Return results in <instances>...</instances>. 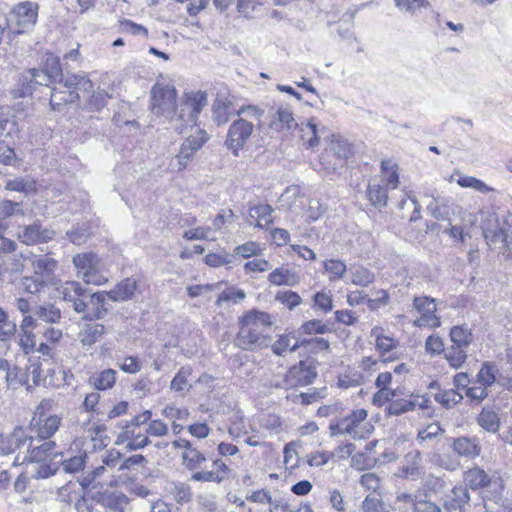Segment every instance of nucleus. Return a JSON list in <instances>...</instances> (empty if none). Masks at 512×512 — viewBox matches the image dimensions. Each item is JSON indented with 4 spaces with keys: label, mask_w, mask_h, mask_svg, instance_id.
Wrapping results in <instances>:
<instances>
[{
    "label": "nucleus",
    "mask_w": 512,
    "mask_h": 512,
    "mask_svg": "<svg viewBox=\"0 0 512 512\" xmlns=\"http://www.w3.org/2000/svg\"><path fill=\"white\" fill-rule=\"evenodd\" d=\"M272 324V316L267 312L256 309L246 312L239 319V331L235 338V345L248 351L268 347L271 342L268 330Z\"/></svg>",
    "instance_id": "nucleus-1"
},
{
    "label": "nucleus",
    "mask_w": 512,
    "mask_h": 512,
    "mask_svg": "<svg viewBox=\"0 0 512 512\" xmlns=\"http://www.w3.org/2000/svg\"><path fill=\"white\" fill-rule=\"evenodd\" d=\"M59 87L51 91L50 104L53 110H60L62 105L74 103L79 98V92L88 93L93 88L91 80L82 74H72L59 80Z\"/></svg>",
    "instance_id": "nucleus-2"
},
{
    "label": "nucleus",
    "mask_w": 512,
    "mask_h": 512,
    "mask_svg": "<svg viewBox=\"0 0 512 512\" xmlns=\"http://www.w3.org/2000/svg\"><path fill=\"white\" fill-rule=\"evenodd\" d=\"M368 412L365 409H357L345 417L332 421L329 425L330 435H350L353 439L367 437L373 429L366 419Z\"/></svg>",
    "instance_id": "nucleus-3"
},
{
    "label": "nucleus",
    "mask_w": 512,
    "mask_h": 512,
    "mask_svg": "<svg viewBox=\"0 0 512 512\" xmlns=\"http://www.w3.org/2000/svg\"><path fill=\"white\" fill-rule=\"evenodd\" d=\"M77 274L86 284L103 285L108 278L103 274L102 259L94 252H84L75 255L72 259Z\"/></svg>",
    "instance_id": "nucleus-4"
},
{
    "label": "nucleus",
    "mask_w": 512,
    "mask_h": 512,
    "mask_svg": "<svg viewBox=\"0 0 512 512\" xmlns=\"http://www.w3.org/2000/svg\"><path fill=\"white\" fill-rule=\"evenodd\" d=\"M38 12L37 2L23 1L15 4L7 15L8 28L17 34L32 31L37 23Z\"/></svg>",
    "instance_id": "nucleus-5"
},
{
    "label": "nucleus",
    "mask_w": 512,
    "mask_h": 512,
    "mask_svg": "<svg viewBox=\"0 0 512 512\" xmlns=\"http://www.w3.org/2000/svg\"><path fill=\"white\" fill-rule=\"evenodd\" d=\"M177 92L170 84L157 82L151 89V112L167 120L176 114Z\"/></svg>",
    "instance_id": "nucleus-6"
},
{
    "label": "nucleus",
    "mask_w": 512,
    "mask_h": 512,
    "mask_svg": "<svg viewBox=\"0 0 512 512\" xmlns=\"http://www.w3.org/2000/svg\"><path fill=\"white\" fill-rule=\"evenodd\" d=\"M51 407L50 400H43L37 406L34 417L31 421V426L37 437L40 439L51 438L59 429L62 417L59 415H48L46 413Z\"/></svg>",
    "instance_id": "nucleus-7"
},
{
    "label": "nucleus",
    "mask_w": 512,
    "mask_h": 512,
    "mask_svg": "<svg viewBox=\"0 0 512 512\" xmlns=\"http://www.w3.org/2000/svg\"><path fill=\"white\" fill-rule=\"evenodd\" d=\"M255 125L253 121L240 117L234 120L229 126L224 145L234 156H239V152L250 140Z\"/></svg>",
    "instance_id": "nucleus-8"
},
{
    "label": "nucleus",
    "mask_w": 512,
    "mask_h": 512,
    "mask_svg": "<svg viewBox=\"0 0 512 512\" xmlns=\"http://www.w3.org/2000/svg\"><path fill=\"white\" fill-rule=\"evenodd\" d=\"M33 444V438L29 436L22 427H16L14 430L7 434H0V455H10L16 452H21L23 449L26 451L30 449ZM22 463L20 453L15 457L13 465Z\"/></svg>",
    "instance_id": "nucleus-9"
},
{
    "label": "nucleus",
    "mask_w": 512,
    "mask_h": 512,
    "mask_svg": "<svg viewBox=\"0 0 512 512\" xmlns=\"http://www.w3.org/2000/svg\"><path fill=\"white\" fill-rule=\"evenodd\" d=\"M317 377L316 364L312 360L300 361L285 374L283 387L286 389L303 387L311 384Z\"/></svg>",
    "instance_id": "nucleus-10"
},
{
    "label": "nucleus",
    "mask_w": 512,
    "mask_h": 512,
    "mask_svg": "<svg viewBox=\"0 0 512 512\" xmlns=\"http://www.w3.org/2000/svg\"><path fill=\"white\" fill-rule=\"evenodd\" d=\"M413 307L420 314V316L414 320V326L420 328H436L441 325L440 317L436 314V299L428 296L415 297Z\"/></svg>",
    "instance_id": "nucleus-11"
},
{
    "label": "nucleus",
    "mask_w": 512,
    "mask_h": 512,
    "mask_svg": "<svg viewBox=\"0 0 512 512\" xmlns=\"http://www.w3.org/2000/svg\"><path fill=\"white\" fill-rule=\"evenodd\" d=\"M53 229L44 227L40 220H35L30 224L18 226V240L28 246L47 243L55 237Z\"/></svg>",
    "instance_id": "nucleus-12"
},
{
    "label": "nucleus",
    "mask_w": 512,
    "mask_h": 512,
    "mask_svg": "<svg viewBox=\"0 0 512 512\" xmlns=\"http://www.w3.org/2000/svg\"><path fill=\"white\" fill-rule=\"evenodd\" d=\"M209 140V135L203 129H196L181 144L179 153L175 156L178 169L183 170L193 160L195 153Z\"/></svg>",
    "instance_id": "nucleus-13"
},
{
    "label": "nucleus",
    "mask_w": 512,
    "mask_h": 512,
    "mask_svg": "<svg viewBox=\"0 0 512 512\" xmlns=\"http://www.w3.org/2000/svg\"><path fill=\"white\" fill-rule=\"evenodd\" d=\"M299 124L293 116V112L287 106L272 107L269 112V127L278 133H288L296 129Z\"/></svg>",
    "instance_id": "nucleus-14"
},
{
    "label": "nucleus",
    "mask_w": 512,
    "mask_h": 512,
    "mask_svg": "<svg viewBox=\"0 0 512 512\" xmlns=\"http://www.w3.org/2000/svg\"><path fill=\"white\" fill-rule=\"evenodd\" d=\"M21 81V96H27L32 94L35 86H49L50 84L57 82L58 79L48 70L34 68L24 72Z\"/></svg>",
    "instance_id": "nucleus-15"
},
{
    "label": "nucleus",
    "mask_w": 512,
    "mask_h": 512,
    "mask_svg": "<svg viewBox=\"0 0 512 512\" xmlns=\"http://www.w3.org/2000/svg\"><path fill=\"white\" fill-rule=\"evenodd\" d=\"M450 448L463 458L473 460L480 456L482 448L480 439L477 436H459L452 438Z\"/></svg>",
    "instance_id": "nucleus-16"
},
{
    "label": "nucleus",
    "mask_w": 512,
    "mask_h": 512,
    "mask_svg": "<svg viewBox=\"0 0 512 512\" xmlns=\"http://www.w3.org/2000/svg\"><path fill=\"white\" fill-rule=\"evenodd\" d=\"M208 97L205 91H196L185 94V99L183 101V107L181 109L180 114L178 115L179 119H184L185 111L188 112V122L195 123L196 119L201 112V110L207 105Z\"/></svg>",
    "instance_id": "nucleus-17"
},
{
    "label": "nucleus",
    "mask_w": 512,
    "mask_h": 512,
    "mask_svg": "<svg viewBox=\"0 0 512 512\" xmlns=\"http://www.w3.org/2000/svg\"><path fill=\"white\" fill-rule=\"evenodd\" d=\"M470 496L466 487H454L441 504L443 512H466Z\"/></svg>",
    "instance_id": "nucleus-18"
},
{
    "label": "nucleus",
    "mask_w": 512,
    "mask_h": 512,
    "mask_svg": "<svg viewBox=\"0 0 512 512\" xmlns=\"http://www.w3.org/2000/svg\"><path fill=\"white\" fill-rule=\"evenodd\" d=\"M422 456L419 450L409 451L402 466L399 469V476L410 480H417L422 475Z\"/></svg>",
    "instance_id": "nucleus-19"
},
{
    "label": "nucleus",
    "mask_w": 512,
    "mask_h": 512,
    "mask_svg": "<svg viewBox=\"0 0 512 512\" xmlns=\"http://www.w3.org/2000/svg\"><path fill=\"white\" fill-rule=\"evenodd\" d=\"M0 373L3 374L8 388L15 390L20 386L27 385L25 374L7 359H0Z\"/></svg>",
    "instance_id": "nucleus-20"
},
{
    "label": "nucleus",
    "mask_w": 512,
    "mask_h": 512,
    "mask_svg": "<svg viewBox=\"0 0 512 512\" xmlns=\"http://www.w3.org/2000/svg\"><path fill=\"white\" fill-rule=\"evenodd\" d=\"M107 299H109V291H99L89 295V310L85 315H83L84 319H100L103 318L107 309L104 307Z\"/></svg>",
    "instance_id": "nucleus-21"
},
{
    "label": "nucleus",
    "mask_w": 512,
    "mask_h": 512,
    "mask_svg": "<svg viewBox=\"0 0 512 512\" xmlns=\"http://www.w3.org/2000/svg\"><path fill=\"white\" fill-rule=\"evenodd\" d=\"M55 445L54 441H45L39 446L31 445L30 449L27 450V453L22 456V463L26 461L42 462L48 457L56 456L57 453L53 452Z\"/></svg>",
    "instance_id": "nucleus-22"
},
{
    "label": "nucleus",
    "mask_w": 512,
    "mask_h": 512,
    "mask_svg": "<svg viewBox=\"0 0 512 512\" xmlns=\"http://www.w3.org/2000/svg\"><path fill=\"white\" fill-rule=\"evenodd\" d=\"M137 289V281L134 278H125L109 291V299L114 302L130 300Z\"/></svg>",
    "instance_id": "nucleus-23"
},
{
    "label": "nucleus",
    "mask_w": 512,
    "mask_h": 512,
    "mask_svg": "<svg viewBox=\"0 0 512 512\" xmlns=\"http://www.w3.org/2000/svg\"><path fill=\"white\" fill-rule=\"evenodd\" d=\"M298 127L303 141L311 148L319 144L320 134L325 131V127L319 128V122L315 118L309 119L306 123H301Z\"/></svg>",
    "instance_id": "nucleus-24"
},
{
    "label": "nucleus",
    "mask_w": 512,
    "mask_h": 512,
    "mask_svg": "<svg viewBox=\"0 0 512 512\" xmlns=\"http://www.w3.org/2000/svg\"><path fill=\"white\" fill-rule=\"evenodd\" d=\"M388 188L380 181L374 180L367 186L366 197L371 205L382 208L387 205Z\"/></svg>",
    "instance_id": "nucleus-25"
},
{
    "label": "nucleus",
    "mask_w": 512,
    "mask_h": 512,
    "mask_svg": "<svg viewBox=\"0 0 512 512\" xmlns=\"http://www.w3.org/2000/svg\"><path fill=\"white\" fill-rule=\"evenodd\" d=\"M105 512H129V499L122 493L106 494L102 498Z\"/></svg>",
    "instance_id": "nucleus-26"
},
{
    "label": "nucleus",
    "mask_w": 512,
    "mask_h": 512,
    "mask_svg": "<svg viewBox=\"0 0 512 512\" xmlns=\"http://www.w3.org/2000/svg\"><path fill=\"white\" fill-rule=\"evenodd\" d=\"M268 281L275 286H295L300 282V276L290 269L279 267L268 275Z\"/></svg>",
    "instance_id": "nucleus-27"
},
{
    "label": "nucleus",
    "mask_w": 512,
    "mask_h": 512,
    "mask_svg": "<svg viewBox=\"0 0 512 512\" xmlns=\"http://www.w3.org/2000/svg\"><path fill=\"white\" fill-rule=\"evenodd\" d=\"M464 482L473 490L487 487L491 479L489 475L480 467H473L465 472Z\"/></svg>",
    "instance_id": "nucleus-28"
},
{
    "label": "nucleus",
    "mask_w": 512,
    "mask_h": 512,
    "mask_svg": "<svg viewBox=\"0 0 512 512\" xmlns=\"http://www.w3.org/2000/svg\"><path fill=\"white\" fill-rule=\"evenodd\" d=\"M477 424L489 433H496L500 428L498 413L489 408H483L476 418Z\"/></svg>",
    "instance_id": "nucleus-29"
},
{
    "label": "nucleus",
    "mask_w": 512,
    "mask_h": 512,
    "mask_svg": "<svg viewBox=\"0 0 512 512\" xmlns=\"http://www.w3.org/2000/svg\"><path fill=\"white\" fill-rule=\"evenodd\" d=\"M450 340L453 345L467 349L473 341L471 329L466 325H455L450 329Z\"/></svg>",
    "instance_id": "nucleus-30"
},
{
    "label": "nucleus",
    "mask_w": 512,
    "mask_h": 512,
    "mask_svg": "<svg viewBox=\"0 0 512 512\" xmlns=\"http://www.w3.org/2000/svg\"><path fill=\"white\" fill-rule=\"evenodd\" d=\"M104 333V326L99 323L86 324L79 333V340L84 346L96 343Z\"/></svg>",
    "instance_id": "nucleus-31"
},
{
    "label": "nucleus",
    "mask_w": 512,
    "mask_h": 512,
    "mask_svg": "<svg viewBox=\"0 0 512 512\" xmlns=\"http://www.w3.org/2000/svg\"><path fill=\"white\" fill-rule=\"evenodd\" d=\"M427 402L428 401L424 398H422L421 400L400 399L392 401L389 406V412L390 414L393 415H400L402 413L414 410L417 406L421 409H424L427 407Z\"/></svg>",
    "instance_id": "nucleus-32"
},
{
    "label": "nucleus",
    "mask_w": 512,
    "mask_h": 512,
    "mask_svg": "<svg viewBox=\"0 0 512 512\" xmlns=\"http://www.w3.org/2000/svg\"><path fill=\"white\" fill-rule=\"evenodd\" d=\"M273 209L268 204H261L254 207H251L249 210L250 218L256 221L257 227H264L273 222L272 219Z\"/></svg>",
    "instance_id": "nucleus-33"
},
{
    "label": "nucleus",
    "mask_w": 512,
    "mask_h": 512,
    "mask_svg": "<svg viewBox=\"0 0 512 512\" xmlns=\"http://www.w3.org/2000/svg\"><path fill=\"white\" fill-rule=\"evenodd\" d=\"M116 381V371L113 369H105L100 373L90 377L89 382L97 390H106L111 388Z\"/></svg>",
    "instance_id": "nucleus-34"
},
{
    "label": "nucleus",
    "mask_w": 512,
    "mask_h": 512,
    "mask_svg": "<svg viewBox=\"0 0 512 512\" xmlns=\"http://www.w3.org/2000/svg\"><path fill=\"white\" fill-rule=\"evenodd\" d=\"M301 344L302 343L298 339L288 334L281 335L279 339L272 344L271 348L274 354L281 356L287 350L291 352L296 351L301 346Z\"/></svg>",
    "instance_id": "nucleus-35"
},
{
    "label": "nucleus",
    "mask_w": 512,
    "mask_h": 512,
    "mask_svg": "<svg viewBox=\"0 0 512 512\" xmlns=\"http://www.w3.org/2000/svg\"><path fill=\"white\" fill-rule=\"evenodd\" d=\"M57 267V261L47 255L40 256L33 261V268L36 275L42 279H47Z\"/></svg>",
    "instance_id": "nucleus-36"
},
{
    "label": "nucleus",
    "mask_w": 512,
    "mask_h": 512,
    "mask_svg": "<svg viewBox=\"0 0 512 512\" xmlns=\"http://www.w3.org/2000/svg\"><path fill=\"white\" fill-rule=\"evenodd\" d=\"M492 221L495 222V225L492 226H486V224L482 225L483 230V236L486 239L488 243L496 244L498 242H507V233L498 226L497 219L495 217L488 220V223H491Z\"/></svg>",
    "instance_id": "nucleus-37"
},
{
    "label": "nucleus",
    "mask_w": 512,
    "mask_h": 512,
    "mask_svg": "<svg viewBox=\"0 0 512 512\" xmlns=\"http://www.w3.org/2000/svg\"><path fill=\"white\" fill-rule=\"evenodd\" d=\"M441 504L432 500L430 494L425 491H418V500L415 503L413 512H443Z\"/></svg>",
    "instance_id": "nucleus-38"
},
{
    "label": "nucleus",
    "mask_w": 512,
    "mask_h": 512,
    "mask_svg": "<svg viewBox=\"0 0 512 512\" xmlns=\"http://www.w3.org/2000/svg\"><path fill=\"white\" fill-rule=\"evenodd\" d=\"M351 282L360 287H367L375 281V274L366 267L357 266L350 269Z\"/></svg>",
    "instance_id": "nucleus-39"
},
{
    "label": "nucleus",
    "mask_w": 512,
    "mask_h": 512,
    "mask_svg": "<svg viewBox=\"0 0 512 512\" xmlns=\"http://www.w3.org/2000/svg\"><path fill=\"white\" fill-rule=\"evenodd\" d=\"M231 102L226 101L224 99L217 98L213 105V120L218 125H224L229 121V108Z\"/></svg>",
    "instance_id": "nucleus-40"
},
{
    "label": "nucleus",
    "mask_w": 512,
    "mask_h": 512,
    "mask_svg": "<svg viewBox=\"0 0 512 512\" xmlns=\"http://www.w3.org/2000/svg\"><path fill=\"white\" fill-rule=\"evenodd\" d=\"M381 174L382 179L380 182L384 184L387 188L392 187L395 189L399 184V175L394 167L392 165L391 161L389 160H383L381 162Z\"/></svg>",
    "instance_id": "nucleus-41"
},
{
    "label": "nucleus",
    "mask_w": 512,
    "mask_h": 512,
    "mask_svg": "<svg viewBox=\"0 0 512 512\" xmlns=\"http://www.w3.org/2000/svg\"><path fill=\"white\" fill-rule=\"evenodd\" d=\"M191 373L192 369L189 366L181 367L171 381V390L176 392L189 391L191 385L189 384L188 378L190 377Z\"/></svg>",
    "instance_id": "nucleus-42"
},
{
    "label": "nucleus",
    "mask_w": 512,
    "mask_h": 512,
    "mask_svg": "<svg viewBox=\"0 0 512 512\" xmlns=\"http://www.w3.org/2000/svg\"><path fill=\"white\" fill-rule=\"evenodd\" d=\"M87 289H85L78 281H66L61 288L62 299L70 303L77 296H86Z\"/></svg>",
    "instance_id": "nucleus-43"
},
{
    "label": "nucleus",
    "mask_w": 512,
    "mask_h": 512,
    "mask_svg": "<svg viewBox=\"0 0 512 512\" xmlns=\"http://www.w3.org/2000/svg\"><path fill=\"white\" fill-rule=\"evenodd\" d=\"M497 367L491 362H484L476 375L475 384L490 387L496 381Z\"/></svg>",
    "instance_id": "nucleus-44"
},
{
    "label": "nucleus",
    "mask_w": 512,
    "mask_h": 512,
    "mask_svg": "<svg viewBox=\"0 0 512 512\" xmlns=\"http://www.w3.org/2000/svg\"><path fill=\"white\" fill-rule=\"evenodd\" d=\"M382 328L375 326L371 330V336H375L376 349L380 352L386 353L392 351L397 346V341L394 338L381 334Z\"/></svg>",
    "instance_id": "nucleus-45"
},
{
    "label": "nucleus",
    "mask_w": 512,
    "mask_h": 512,
    "mask_svg": "<svg viewBox=\"0 0 512 512\" xmlns=\"http://www.w3.org/2000/svg\"><path fill=\"white\" fill-rule=\"evenodd\" d=\"M70 242L75 245L84 244L90 237L91 231L87 223L77 224L66 232Z\"/></svg>",
    "instance_id": "nucleus-46"
},
{
    "label": "nucleus",
    "mask_w": 512,
    "mask_h": 512,
    "mask_svg": "<svg viewBox=\"0 0 512 512\" xmlns=\"http://www.w3.org/2000/svg\"><path fill=\"white\" fill-rule=\"evenodd\" d=\"M434 399L437 403L448 409L460 403L463 396L454 389H447L437 392L434 395Z\"/></svg>",
    "instance_id": "nucleus-47"
},
{
    "label": "nucleus",
    "mask_w": 512,
    "mask_h": 512,
    "mask_svg": "<svg viewBox=\"0 0 512 512\" xmlns=\"http://www.w3.org/2000/svg\"><path fill=\"white\" fill-rule=\"evenodd\" d=\"M445 359L451 367L458 369L462 367L467 359V350L465 348L452 345L446 350Z\"/></svg>",
    "instance_id": "nucleus-48"
},
{
    "label": "nucleus",
    "mask_w": 512,
    "mask_h": 512,
    "mask_svg": "<svg viewBox=\"0 0 512 512\" xmlns=\"http://www.w3.org/2000/svg\"><path fill=\"white\" fill-rule=\"evenodd\" d=\"M6 188L11 191L28 194L36 190V183L31 178L16 177L7 181Z\"/></svg>",
    "instance_id": "nucleus-49"
},
{
    "label": "nucleus",
    "mask_w": 512,
    "mask_h": 512,
    "mask_svg": "<svg viewBox=\"0 0 512 512\" xmlns=\"http://www.w3.org/2000/svg\"><path fill=\"white\" fill-rule=\"evenodd\" d=\"M46 285V280L36 274L34 276H25L20 281V289L30 294L39 293Z\"/></svg>",
    "instance_id": "nucleus-50"
},
{
    "label": "nucleus",
    "mask_w": 512,
    "mask_h": 512,
    "mask_svg": "<svg viewBox=\"0 0 512 512\" xmlns=\"http://www.w3.org/2000/svg\"><path fill=\"white\" fill-rule=\"evenodd\" d=\"M182 459L189 470H194L198 468L203 462L206 461L205 456L199 452L196 448H193L192 445L188 450H185L182 454Z\"/></svg>",
    "instance_id": "nucleus-51"
},
{
    "label": "nucleus",
    "mask_w": 512,
    "mask_h": 512,
    "mask_svg": "<svg viewBox=\"0 0 512 512\" xmlns=\"http://www.w3.org/2000/svg\"><path fill=\"white\" fill-rule=\"evenodd\" d=\"M444 433V429L438 422L431 423L427 425L424 429L419 430L417 434V441L420 445H422L425 441H433L438 436Z\"/></svg>",
    "instance_id": "nucleus-52"
},
{
    "label": "nucleus",
    "mask_w": 512,
    "mask_h": 512,
    "mask_svg": "<svg viewBox=\"0 0 512 512\" xmlns=\"http://www.w3.org/2000/svg\"><path fill=\"white\" fill-rule=\"evenodd\" d=\"M324 269L330 275L329 279L333 281L344 277L347 271V266L340 260L330 259L324 262Z\"/></svg>",
    "instance_id": "nucleus-53"
},
{
    "label": "nucleus",
    "mask_w": 512,
    "mask_h": 512,
    "mask_svg": "<svg viewBox=\"0 0 512 512\" xmlns=\"http://www.w3.org/2000/svg\"><path fill=\"white\" fill-rule=\"evenodd\" d=\"M35 314L47 323H56L61 318V310L53 304L38 307Z\"/></svg>",
    "instance_id": "nucleus-54"
},
{
    "label": "nucleus",
    "mask_w": 512,
    "mask_h": 512,
    "mask_svg": "<svg viewBox=\"0 0 512 512\" xmlns=\"http://www.w3.org/2000/svg\"><path fill=\"white\" fill-rule=\"evenodd\" d=\"M275 299L286 306L289 310H293L302 302L300 295L291 290L277 292Z\"/></svg>",
    "instance_id": "nucleus-55"
},
{
    "label": "nucleus",
    "mask_w": 512,
    "mask_h": 512,
    "mask_svg": "<svg viewBox=\"0 0 512 512\" xmlns=\"http://www.w3.org/2000/svg\"><path fill=\"white\" fill-rule=\"evenodd\" d=\"M16 332V324L8 320L7 313L0 308V341H7Z\"/></svg>",
    "instance_id": "nucleus-56"
},
{
    "label": "nucleus",
    "mask_w": 512,
    "mask_h": 512,
    "mask_svg": "<svg viewBox=\"0 0 512 512\" xmlns=\"http://www.w3.org/2000/svg\"><path fill=\"white\" fill-rule=\"evenodd\" d=\"M331 150L339 159H346L351 154V146L342 137H334L331 141Z\"/></svg>",
    "instance_id": "nucleus-57"
},
{
    "label": "nucleus",
    "mask_w": 512,
    "mask_h": 512,
    "mask_svg": "<svg viewBox=\"0 0 512 512\" xmlns=\"http://www.w3.org/2000/svg\"><path fill=\"white\" fill-rule=\"evenodd\" d=\"M245 297L246 294L243 290L236 288H228L219 295V297L216 300V305L220 306L223 302L238 303L244 300Z\"/></svg>",
    "instance_id": "nucleus-58"
},
{
    "label": "nucleus",
    "mask_w": 512,
    "mask_h": 512,
    "mask_svg": "<svg viewBox=\"0 0 512 512\" xmlns=\"http://www.w3.org/2000/svg\"><path fill=\"white\" fill-rule=\"evenodd\" d=\"M457 183L464 188H472L476 191L487 193L492 191V188L488 187L483 181L472 177V176H461L457 180Z\"/></svg>",
    "instance_id": "nucleus-59"
},
{
    "label": "nucleus",
    "mask_w": 512,
    "mask_h": 512,
    "mask_svg": "<svg viewBox=\"0 0 512 512\" xmlns=\"http://www.w3.org/2000/svg\"><path fill=\"white\" fill-rule=\"evenodd\" d=\"M17 214L24 215L20 203L11 200L0 201V218L6 219Z\"/></svg>",
    "instance_id": "nucleus-60"
},
{
    "label": "nucleus",
    "mask_w": 512,
    "mask_h": 512,
    "mask_svg": "<svg viewBox=\"0 0 512 512\" xmlns=\"http://www.w3.org/2000/svg\"><path fill=\"white\" fill-rule=\"evenodd\" d=\"M364 512H386L382 499L376 495L369 494L362 502Z\"/></svg>",
    "instance_id": "nucleus-61"
},
{
    "label": "nucleus",
    "mask_w": 512,
    "mask_h": 512,
    "mask_svg": "<svg viewBox=\"0 0 512 512\" xmlns=\"http://www.w3.org/2000/svg\"><path fill=\"white\" fill-rule=\"evenodd\" d=\"M171 493L178 503L188 502L192 495L189 485L182 482L173 483Z\"/></svg>",
    "instance_id": "nucleus-62"
},
{
    "label": "nucleus",
    "mask_w": 512,
    "mask_h": 512,
    "mask_svg": "<svg viewBox=\"0 0 512 512\" xmlns=\"http://www.w3.org/2000/svg\"><path fill=\"white\" fill-rule=\"evenodd\" d=\"M87 456L78 455L62 461V467L66 473H77L83 470Z\"/></svg>",
    "instance_id": "nucleus-63"
},
{
    "label": "nucleus",
    "mask_w": 512,
    "mask_h": 512,
    "mask_svg": "<svg viewBox=\"0 0 512 512\" xmlns=\"http://www.w3.org/2000/svg\"><path fill=\"white\" fill-rule=\"evenodd\" d=\"M314 305L327 313L333 309V300L330 292L319 291L314 295Z\"/></svg>",
    "instance_id": "nucleus-64"
}]
</instances>
